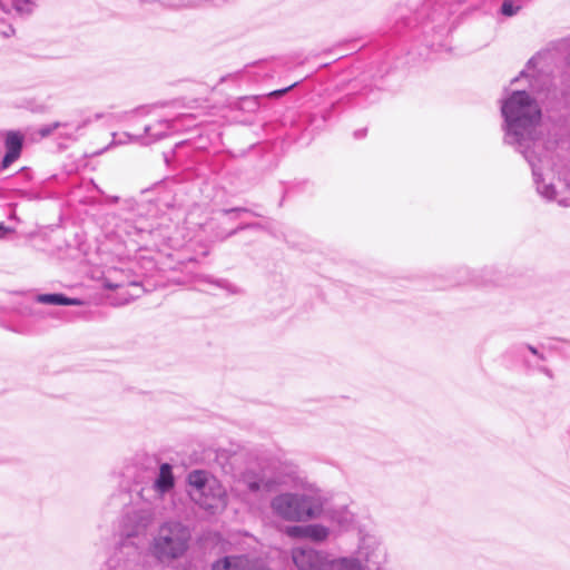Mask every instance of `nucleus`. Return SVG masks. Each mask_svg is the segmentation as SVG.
<instances>
[{
  "mask_svg": "<svg viewBox=\"0 0 570 570\" xmlns=\"http://www.w3.org/2000/svg\"><path fill=\"white\" fill-rule=\"evenodd\" d=\"M504 119V141L523 155L532 169L533 180L538 193L548 200L556 197V188L542 178L539 154L543 148L538 138L537 127L541 120V109L525 90L512 91L501 105Z\"/></svg>",
  "mask_w": 570,
  "mask_h": 570,
  "instance_id": "obj_1",
  "label": "nucleus"
},
{
  "mask_svg": "<svg viewBox=\"0 0 570 570\" xmlns=\"http://www.w3.org/2000/svg\"><path fill=\"white\" fill-rule=\"evenodd\" d=\"M191 541V530L180 521L163 522L153 534L149 554L158 563L171 566L187 553Z\"/></svg>",
  "mask_w": 570,
  "mask_h": 570,
  "instance_id": "obj_2",
  "label": "nucleus"
},
{
  "mask_svg": "<svg viewBox=\"0 0 570 570\" xmlns=\"http://www.w3.org/2000/svg\"><path fill=\"white\" fill-rule=\"evenodd\" d=\"M175 487V478L173 474V466L169 463H161L159 472L154 481L153 488L155 492L163 497L173 490Z\"/></svg>",
  "mask_w": 570,
  "mask_h": 570,
  "instance_id": "obj_10",
  "label": "nucleus"
},
{
  "mask_svg": "<svg viewBox=\"0 0 570 570\" xmlns=\"http://www.w3.org/2000/svg\"><path fill=\"white\" fill-rule=\"evenodd\" d=\"M188 494L202 509L214 512L226 505V490L205 470H193L187 474Z\"/></svg>",
  "mask_w": 570,
  "mask_h": 570,
  "instance_id": "obj_3",
  "label": "nucleus"
},
{
  "mask_svg": "<svg viewBox=\"0 0 570 570\" xmlns=\"http://www.w3.org/2000/svg\"><path fill=\"white\" fill-rule=\"evenodd\" d=\"M124 230L127 235H137L140 242H148L154 238L156 230L151 224L146 220H138L135 225H131L127 219L124 223Z\"/></svg>",
  "mask_w": 570,
  "mask_h": 570,
  "instance_id": "obj_11",
  "label": "nucleus"
},
{
  "mask_svg": "<svg viewBox=\"0 0 570 570\" xmlns=\"http://www.w3.org/2000/svg\"><path fill=\"white\" fill-rule=\"evenodd\" d=\"M293 86H294V85H292V86H289V87H287V88H285V89L276 90V91H274V92H273V95H275V96H281V95H283V94L287 92V91H288Z\"/></svg>",
  "mask_w": 570,
  "mask_h": 570,
  "instance_id": "obj_29",
  "label": "nucleus"
},
{
  "mask_svg": "<svg viewBox=\"0 0 570 570\" xmlns=\"http://www.w3.org/2000/svg\"><path fill=\"white\" fill-rule=\"evenodd\" d=\"M248 212L249 210L247 208H243V207H234V208H228V209L223 210V213L226 215H229V214L238 215L239 213H248Z\"/></svg>",
  "mask_w": 570,
  "mask_h": 570,
  "instance_id": "obj_25",
  "label": "nucleus"
},
{
  "mask_svg": "<svg viewBox=\"0 0 570 570\" xmlns=\"http://www.w3.org/2000/svg\"><path fill=\"white\" fill-rule=\"evenodd\" d=\"M271 508L286 521H305L314 519L322 512V501L316 495L301 493H282L276 495Z\"/></svg>",
  "mask_w": 570,
  "mask_h": 570,
  "instance_id": "obj_4",
  "label": "nucleus"
},
{
  "mask_svg": "<svg viewBox=\"0 0 570 570\" xmlns=\"http://www.w3.org/2000/svg\"><path fill=\"white\" fill-rule=\"evenodd\" d=\"M69 125H60V121H56L49 125H45L39 129V135L41 137H48L53 132L58 131L60 127H68ZM71 127H77V125H70Z\"/></svg>",
  "mask_w": 570,
  "mask_h": 570,
  "instance_id": "obj_22",
  "label": "nucleus"
},
{
  "mask_svg": "<svg viewBox=\"0 0 570 570\" xmlns=\"http://www.w3.org/2000/svg\"><path fill=\"white\" fill-rule=\"evenodd\" d=\"M109 287H117L118 285L108 284Z\"/></svg>",
  "mask_w": 570,
  "mask_h": 570,
  "instance_id": "obj_31",
  "label": "nucleus"
},
{
  "mask_svg": "<svg viewBox=\"0 0 570 570\" xmlns=\"http://www.w3.org/2000/svg\"><path fill=\"white\" fill-rule=\"evenodd\" d=\"M308 524L304 525H289L286 528L285 533L289 538L306 539Z\"/></svg>",
  "mask_w": 570,
  "mask_h": 570,
  "instance_id": "obj_20",
  "label": "nucleus"
},
{
  "mask_svg": "<svg viewBox=\"0 0 570 570\" xmlns=\"http://www.w3.org/2000/svg\"><path fill=\"white\" fill-rule=\"evenodd\" d=\"M212 570H257V560L248 556H226L213 563Z\"/></svg>",
  "mask_w": 570,
  "mask_h": 570,
  "instance_id": "obj_9",
  "label": "nucleus"
},
{
  "mask_svg": "<svg viewBox=\"0 0 570 570\" xmlns=\"http://www.w3.org/2000/svg\"><path fill=\"white\" fill-rule=\"evenodd\" d=\"M525 348L534 356H537L540 361H546V356L538 351L537 347L532 345H525Z\"/></svg>",
  "mask_w": 570,
  "mask_h": 570,
  "instance_id": "obj_24",
  "label": "nucleus"
},
{
  "mask_svg": "<svg viewBox=\"0 0 570 570\" xmlns=\"http://www.w3.org/2000/svg\"><path fill=\"white\" fill-rule=\"evenodd\" d=\"M538 370L544 373L547 376L552 377V372L549 368L544 366H538Z\"/></svg>",
  "mask_w": 570,
  "mask_h": 570,
  "instance_id": "obj_28",
  "label": "nucleus"
},
{
  "mask_svg": "<svg viewBox=\"0 0 570 570\" xmlns=\"http://www.w3.org/2000/svg\"><path fill=\"white\" fill-rule=\"evenodd\" d=\"M520 9V0H503L500 12L505 17H513Z\"/></svg>",
  "mask_w": 570,
  "mask_h": 570,
  "instance_id": "obj_18",
  "label": "nucleus"
},
{
  "mask_svg": "<svg viewBox=\"0 0 570 570\" xmlns=\"http://www.w3.org/2000/svg\"><path fill=\"white\" fill-rule=\"evenodd\" d=\"M13 7L17 12L22 16H28L35 10V2L31 0H14Z\"/></svg>",
  "mask_w": 570,
  "mask_h": 570,
  "instance_id": "obj_19",
  "label": "nucleus"
},
{
  "mask_svg": "<svg viewBox=\"0 0 570 570\" xmlns=\"http://www.w3.org/2000/svg\"><path fill=\"white\" fill-rule=\"evenodd\" d=\"M206 282L214 284L215 286H217L222 289L228 291L230 293H236L235 287L225 279H215L214 281L212 278H206Z\"/></svg>",
  "mask_w": 570,
  "mask_h": 570,
  "instance_id": "obj_23",
  "label": "nucleus"
},
{
  "mask_svg": "<svg viewBox=\"0 0 570 570\" xmlns=\"http://www.w3.org/2000/svg\"><path fill=\"white\" fill-rule=\"evenodd\" d=\"M145 114H146V109L144 107H141V108H138L136 110L128 112V118L134 117L136 115H145Z\"/></svg>",
  "mask_w": 570,
  "mask_h": 570,
  "instance_id": "obj_26",
  "label": "nucleus"
},
{
  "mask_svg": "<svg viewBox=\"0 0 570 570\" xmlns=\"http://www.w3.org/2000/svg\"><path fill=\"white\" fill-rule=\"evenodd\" d=\"M246 485L247 489L253 493H257L261 491L269 492L273 490L274 482L271 480L255 478L246 480Z\"/></svg>",
  "mask_w": 570,
  "mask_h": 570,
  "instance_id": "obj_17",
  "label": "nucleus"
},
{
  "mask_svg": "<svg viewBox=\"0 0 570 570\" xmlns=\"http://www.w3.org/2000/svg\"><path fill=\"white\" fill-rule=\"evenodd\" d=\"M107 202L117 203L118 202V197L117 196H108L107 197Z\"/></svg>",
  "mask_w": 570,
  "mask_h": 570,
  "instance_id": "obj_30",
  "label": "nucleus"
},
{
  "mask_svg": "<svg viewBox=\"0 0 570 570\" xmlns=\"http://www.w3.org/2000/svg\"><path fill=\"white\" fill-rule=\"evenodd\" d=\"M87 122V120H71L66 122L60 121V125H77V127H60L58 129V135L61 138L76 140L80 135V131L86 127Z\"/></svg>",
  "mask_w": 570,
  "mask_h": 570,
  "instance_id": "obj_15",
  "label": "nucleus"
},
{
  "mask_svg": "<svg viewBox=\"0 0 570 570\" xmlns=\"http://www.w3.org/2000/svg\"><path fill=\"white\" fill-rule=\"evenodd\" d=\"M333 520L336 521L341 528L345 529L353 522V514L347 509H344L335 513Z\"/></svg>",
  "mask_w": 570,
  "mask_h": 570,
  "instance_id": "obj_21",
  "label": "nucleus"
},
{
  "mask_svg": "<svg viewBox=\"0 0 570 570\" xmlns=\"http://www.w3.org/2000/svg\"><path fill=\"white\" fill-rule=\"evenodd\" d=\"M291 560L297 570H327L328 554L309 546L291 549Z\"/></svg>",
  "mask_w": 570,
  "mask_h": 570,
  "instance_id": "obj_6",
  "label": "nucleus"
},
{
  "mask_svg": "<svg viewBox=\"0 0 570 570\" xmlns=\"http://www.w3.org/2000/svg\"><path fill=\"white\" fill-rule=\"evenodd\" d=\"M35 301L48 305L79 306L82 304L79 298L68 297L61 293L38 294Z\"/></svg>",
  "mask_w": 570,
  "mask_h": 570,
  "instance_id": "obj_13",
  "label": "nucleus"
},
{
  "mask_svg": "<svg viewBox=\"0 0 570 570\" xmlns=\"http://www.w3.org/2000/svg\"><path fill=\"white\" fill-rule=\"evenodd\" d=\"M330 535V529L322 524H308L307 537L314 542H324Z\"/></svg>",
  "mask_w": 570,
  "mask_h": 570,
  "instance_id": "obj_16",
  "label": "nucleus"
},
{
  "mask_svg": "<svg viewBox=\"0 0 570 570\" xmlns=\"http://www.w3.org/2000/svg\"><path fill=\"white\" fill-rule=\"evenodd\" d=\"M327 570H364L356 557H342L328 560Z\"/></svg>",
  "mask_w": 570,
  "mask_h": 570,
  "instance_id": "obj_14",
  "label": "nucleus"
},
{
  "mask_svg": "<svg viewBox=\"0 0 570 570\" xmlns=\"http://www.w3.org/2000/svg\"><path fill=\"white\" fill-rule=\"evenodd\" d=\"M176 122L177 119H159L154 124L146 125L144 127V135L131 136L125 132L122 136L126 137L128 141H141L148 145L166 137L171 130L176 129Z\"/></svg>",
  "mask_w": 570,
  "mask_h": 570,
  "instance_id": "obj_7",
  "label": "nucleus"
},
{
  "mask_svg": "<svg viewBox=\"0 0 570 570\" xmlns=\"http://www.w3.org/2000/svg\"><path fill=\"white\" fill-rule=\"evenodd\" d=\"M23 135L19 131H8L4 138L6 154L1 160V168L7 169L21 155L23 148Z\"/></svg>",
  "mask_w": 570,
  "mask_h": 570,
  "instance_id": "obj_8",
  "label": "nucleus"
},
{
  "mask_svg": "<svg viewBox=\"0 0 570 570\" xmlns=\"http://www.w3.org/2000/svg\"><path fill=\"white\" fill-rule=\"evenodd\" d=\"M127 546L122 544L114 554L107 560L101 570H134V562L125 558V549Z\"/></svg>",
  "mask_w": 570,
  "mask_h": 570,
  "instance_id": "obj_12",
  "label": "nucleus"
},
{
  "mask_svg": "<svg viewBox=\"0 0 570 570\" xmlns=\"http://www.w3.org/2000/svg\"><path fill=\"white\" fill-rule=\"evenodd\" d=\"M11 229L6 227L4 224L0 223V238H3Z\"/></svg>",
  "mask_w": 570,
  "mask_h": 570,
  "instance_id": "obj_27",
  "label": "nucleus"
},
{
  "mask_svg": "<svg viewBox=\"0 0 570 570\" xmlns=\"http://www.w3.org/2000/svg\"><path fill=\"white\" fill-rule=\"evenodd\" d=\"M356 558L360 559L364 570H383L387 561V552L379 537L363 534Z\"/></svg>",
  "mask_w": 570,
  "mask_h": 570,
  "instance_id": "obj_5",
  "label": "nucleus"
}]
</instances>
